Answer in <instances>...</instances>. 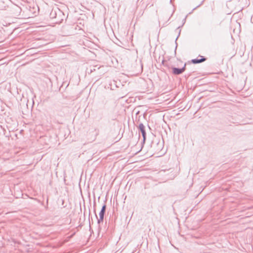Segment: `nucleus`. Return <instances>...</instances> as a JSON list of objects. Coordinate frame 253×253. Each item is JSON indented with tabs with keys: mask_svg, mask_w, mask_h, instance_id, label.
<instances>
[{
	"mask_svg": "<svg viewBox=\"0 0 253 253\" xmlns=\"http://www.w3.org/2000/svg\"><path fill=\"white\" fill-rule=\"evenodd\" d=\"M108 67V66H105L104 65L97 66V70L98 71V73L99 75H102L104 74L105 72L107 71V70L105 69L106 68Z\"/></svg>",
	"mask_w": 253,
	"mask_h": 253,
	"instance_id": "20e7f679",
	"label": "nucleus"
},
{
	"mask_svg": "<svg viewBox=\"0 0 253 253\" xmlns=\"http://www.w3.org/2000/svg\"><path fill=\"white\" fill-rule=\"evenodd\" d=\"M161 145V146H160V147H161L162 146V145H162V144H161V145Z\"/></svg>",
	"mask_w": 253,
	"mask_h": 253,
	"instance_id": "9b49d317",
	"label": "nucleus"
},
{
	"mask_svg": "<svg viewBox=\"0 0 253 253\" xmlns=\"http://www.w3.org/2000/svg\"><path fill=\"white\" fill-rule=\"evenodd\" d=\"M164 60H163V59H162V63H164Z\"/></svg>",
	"mask_w": 253,
	"mask_h": 253,
	"instance_id": "1a4fd4ad",
	"label": "nucleus"
},
{
	"mask_svg": "<svg viewBox=\"0 0 253 253\" xmlns=\"http://www.w3.org/2000/svg\"><path fill=\"white\" fill-rule=\"evenodd\" d=\"M50 17L52 19L56 18V11L55 10L52 9L50 13Z\"/></svg>",
	"mask_w": 253,
	"mask_h": 253,
	"instance_id": "6e6552de",
	"label": "nucleus"
},
{
	"mask_svg": "<svg viewBox=\"0 0 253 253\" xmlns=\"http://www.w3.org/2000/svg\"><path fill=\"white\" fill-rule=\"evenodd\" d=\"M106 205L105 203L104 204V205L102 206L101 211L99 213V218H98V217H97L96 214L95 213L96 217L97 219V223L99 224L100 223L103 222V221L104 214H105V213L106 211Z\"/></svg>",
	"mask_w": 253,
	"mask_h": 253,
	"instance_id": "f257e3e1",
	"label": "nucleus"
},
{
	"mask_svg": "<svg viewBox=\"0 0 253 253\" xmlns=\"http://www.w3.org/2000/svg\"><path fill=\"white\" fill-rule=\"evenodd\" d=\"M97 66L98 65H91L89 68L87 67L86 68V73H87L88 74H90L93 72L96 71Z\"/></svg>",
	"mask_w": 253,
	"mask_h": 253,
	"instance_id": "39448f33",
	"label": "nucleus"
},
{
	"mask_svg": "<svg viewBox=\"0 0 253 253\" xmlns=\"http://www.w3.org/2000/svg\"><path fill=\"white\" fill-rule=\"evenodd\" d=\"M138 128L142 133V135L143 137V142H144L146 139V133L145 129V126L143 125L142 123H140L139 125Z\"/></svg>",
	"mask_w": 253,
	"mask_h": 253,
	"instance_id": "7ed1b4c3",
	"label": "nucleus"
},
{
	"mask_svg": "<svg viewBox=\"0 0 253 253\" xmlns=\"http://www.w3.org/2000/svg\"><path fill=\"white\" fill-rule=\"evenodd\" d=\"M200 58L199 59L197 58L192 60V63H200L206 61V58L204 57L203 56H200Z\"/></svg>",
	"mask_w": 253,
	"mask_h": 253,
	"instance_id": "423d86ee",
	"label": "nucleus"
},
{
	"mask_svg": "<svg viewBox=\"0 0 253 253\" xmlns=\"http://www.w3.org/2000/svg\"><path fill=\"white\" fill-rule=\"evenodd\" d=\"M161 150V148H159V149L157 150V151Z\"/></svg>",
	"mask_w": 253,
	"mask_h": 253,
	"instance_id": "9d476101",
	"label": "nucleus"
},
{
	"mask_svg": "<svg viewBox=\"0 0 253 253\" xmlns=\"http://www.w3.org/2000/svg\"><path fill=\"white\" fill-rule=\"evenodd\" d=\"M135 68H138V70L135 72V74H139L142 72L143 70V64H134Z\"/></svg>",
	"mask_w": 253,
	"mask_h": 253,
	"instance_id": "0eeeda50",
	"label": "nucleus"
},
{
	"mask_svg": "<svg viewBox=\"0 0 253 253\" xmlns=\"http://www.w3.org/2000/svg\"><path fill=\"white\" fill-rule=\"evenodd\" d=\"M186 65V64H184V66L181 68L172 67L171 70L172 74L175 75H178L182 74L185 70Z\"/></svg>",
	"mask_w": 253,
	"mask_h": 253,
	"instance_id": "f03ea898",
	"label": "nucleus"
}]
</instances>
